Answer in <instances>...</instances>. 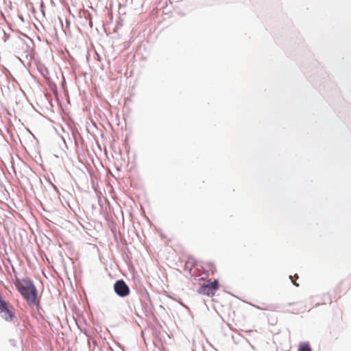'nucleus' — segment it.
I'll return each instance as SVG.
<instances>
[{
	"instance_id": "obj_1",
	"label": "nucleus",
	"mask_w": 351,
	"mask_h": 351,
	"mask_svg": "<svg viewBox=\"0 0 351 351\" xmlns=\"http://www.w3.org/2000/svg\"><path fill=\"white\" fill-rule=\"evenodd\" d=\"M14 285L29 305L37 304L38 291L33 282L29 278H16Z\"/></svg>"
},
{
	"instance_id": "obj_2",
	"label": "nucleus",
	"mask_w": 351,
	"mask_h": 351,
	"mask_svg": "<svg viewBox=\"0 0 351 351\" xmlns=\"http://www.w3.org/2000/svg\"><path fill=\"white\" fill-rule=\"evenodd\" d=\"M219 288V285L217 280H214L213 281L208 280L206 284L202 285L199 288L198 293L208 297H213Z\"/></svg>"
},
{
	"instance_id": "obj_3",
	"label": "nucleus",
	"mask_w": 351,
	"mask_h": 351,
	"mask_svg": "<svg viewBox=\"0 0 351 351\" xmlns=\"http://www.w3.org/2000/svg\"><path fill=\"white\" fill-rule=\"evenodd\" d=\"M0 314L1 317L8 322H11L14 317V313L12 307L0 298Z\"/></svg>"
},
{
	"instance_id": "obj_4",
	"label": "nucleus",
	"mask_w": 351,
	"mask_h": 351,
	"mask_svg": "<svg viewBox=\"0 0 351 351\" xmlns=\"http://www.w3.org/2000/svg\"><path fill=\"white\" fill-rule=\"evenodd\" d=\"M115 293L121 296L125 297L130 294V289L123 280H117L114 285Z\"/></svg>"
},
{
	"instance_id": "obj_5",
	"label": "nucleus",
	"mask_w": 351,
	"mask_h": 351,
	"mask_svg": "<svg viewBox=\"0 0 351 351\" xmlns=\"http://www.w3.org/2000/svg\"><path fill=\"white\" fill-rule=\"evenodd\" d=\"M298 351H311V348L308 343H302L300 345Z\"/></svg>"
},
{
	"instance_id": "obj_6",
	"label": "nucleus",
	"mask_w": 351,
	"mask_h": 351,
	"mask_svg": "<svg viewBox=\"0 0 351 351\" xmlns=\"http://www.w3.org/2000/svg\"><path fill=\"white\" fill-rule=\"evenodd\" d=\"M289 278L291 280V281H292V282L293 283L294 285H295L296 287L299 286V285L296 282L295 280L293 279V277L291 276H290Z\"/></svg>"
},
{
	"instance_id": "obj_7",
	"label": "nucleus",
	"mask_w": 351,
	"mask_h": 351,
	"mask_svg": "<svg viewBox=\"0 0 351 351\" xmlns=\"http://www.w3.org/2000/svg\"><path fill=\"white\" fill-rule=\"evenodd\" d=\"M294 277L295 278V279H298V276L297 274H295V275L294 276Z\"/></svg>"
}]
</instances>
